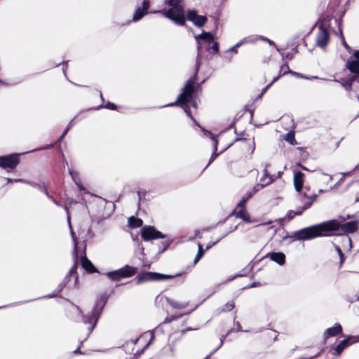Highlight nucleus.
<instances>
[{
    "label": "nucleus",
    "instance_id": "nucleus-1",
    "mask_svg": "<svg viewBox=\"0 0 359 359\" xmlns=\"http://www.w3.org/2000/svg\"><path fill=\"white\" fill-rule=\"evenodd\" d=\"M359 229V222L353 220L348 222L340 223L336 219L326 221L318 224L303 228L295 231L292 235L283 237V241L290 240V243L294 241H308L317 237H327L333 235L334 231H339V235L353 233Z\"/></svg>",
    "mask_w": 359,
    "mask_h": 359
},
{
    "label": "nucleus",
    "instance_id": "nucleus-6",
    "mask_svg": "<svg viewBox=\"0 0 359 359\" xmlns=\"http://www.w3.org/2000/svg\"><path fill=\"white\" fill-rule=\"evenodd\" d=\"M235 143L240 151L241 158L252 156L255 149V137L236 138Z\"/></svg>",
    "mask_w": 359,
    "mask_h": 359
},
{
    "label": "nucleus",
    "instance_id": "nucleus-37",
    "mask_svg": "<svg viewBox=\"0 0 359 359\" xmlns=\"http://www.w3.org/2000/svg\"><path fill=\"white\" fill-rule=\"evenodd\" d=\"M95 234L90 226H87L86 232L83 235V238L86 240L91 239L94 237Z\"/></svg>",
    "mask_w": 359,
    "mask_h": 359
},
{
    "label": "nucleus",
    "instance_id": "nucleus-14",
    "mask_svg": "<svg viewBox=\"0 0 359 359\" xmlns=\"http://www.w3.org/2000/svg\"><path fill=\"white\" fill-rule=\"evenodd\" d=\"M343 328L340 323H336L334 326L326 329L323 333V344H325L330 337H334L339 334L342 335Z\"/></svg>",
    "mask_w": 359,
    "mask_h": 359
},
{
    "label": "nucleus",
    "instance_id": "nucleus-50",
    "mask_svg": "<svg viewBox=\"0 0 359 359\" xmlns=\"http://www.w3.org/2000/svg\"><path fill=\"white\" fill-rule=\"evenodd\" d=\"M340 218L344 222L346 219L351 218V216L348 215L346 217H340Z\"/></svg>",
    "mask_w": 359,
    "mask_h": 359
},
{
    "label": "nucleus",
    "instance_id": "nucleus-41",
    "mask_svg": "<svg viewBox=\"0 0 359 359\" xmlns=\"http://www.w3.org/2000/svg\"><path fill=\"white\" fill-rule=\"evenodd\" d=\"M178 104H180V95H178L177 96L176 100L174 102L165 104L163 107L174 106V105H178Z\"/></svg>",
    "mask_w": 359,
    "mask_h": 359
},
{
    "label": "nucleus",
    "instance_id": "nucleus-52",
    "mask_svg": "<svg viewBox=\"0 0 359 359\" xmlns=\"http://www.w3.org/2000/svg\"><path fill=\"white\" fill-rule=\"evenodd\" d=\"M89 328H90V326L88 327V332L89 331ZM91 332H88V334H87V337H85V339H88V337L89 336V334H90Z\"/></svg>",
    "mask_w": 359,
    "mask_h": 359
},
{
    "label": "nucleus",
    "instance_id": "nucleus-2",
    "mask_svg": "<svg viewBox=\"0 0 359 359\" xmlns=\"http://www.w3.org/2000/svg\"><path fill=\"white\" fill-rule=\"evenodd\" d=\"M197 78V71L187 81L184 87L181 92V108L184 111L187 115L195 121L190 109V105L195 109L197 108L196 101L194 94L201 88L200 84L196 85Z\"/></svg>",
    "mask_w": 359,
    "mask_h": 359
},
{
    "label": "nucleus",
    "instance_id": "nucleus-13",
    "mask_svg": "<svg viewBox=\"0 0 359 359\" xmlns=\"http://www.w3.org/2000/svg\"><path fill=\"white\" fill-rule=\"evenodd\" d=\"M330 41V33L323 24L318 26V31L316 36V44L321 47H325Z\"/></svg>",
    "mask_w": 359,
    "mask_h": 359
},
{
    "label": "nucleus",
    "instance_id": "nucleus-18",
    "mask_svg": "<svg viewBox=\"0 0 359 359\" xmlns=\"http://www.w3.org/2000/svg\"><path fill=\"white\" fill-rule=\"evenodd\" d=\"M339 82L346 90L351 91L352 86H355L356 88H359V80L357 76L352 75L347 79H341L340 80H335Z\"/></svg>",
    "mask_w": 359,
    "mask_h": 359
},
{
    "label": "nucleus",
    "instance_id": "nucleus-3",
    "mask_svg": "<svg viewBox=\"0 0 359 359\" xmlns=\"http://www.w3.org/2000/svg\"><path fill=\"white\" fill-rule=\"evenodd\" d=\"M156 302H162L163 306L168 312V316L165 318L163 323H168L174 320H177L180 316V306L178 302L167 296L158 297Z\"/></svg>",
    "mask_w": 359,
    "mask_h": 359
},
{
    "label": "nucleus",
    "instance_id": "nucleus-45",
    "mask_svg": "<svg viewBox=\"0 0 359 359\" xmlns=\"http://www.w3.org/2000/svg\"><path fill=\"white\" fill-rule=\"evenodd\" d=\"M241 46V43H236L235 46H232L231 48H229V51H232V52H234V53H237V48Z\"/></svg>",
    "mask_w": 359,
    "mask_h": 359
},
{
    "label": "nucleus",
    "instance_id": "nucleus-55",
    "mask_svg": "<svg viewBox=\"0 0 359 359\" xmlns=\"http://www.w3.org/2000/svg\"><path fill=\"white\" fill-rule=\"evenodd\" d=\"M66 69H67V67H65V69H63V72H64V74H65Z\"/></svg>",
    "mask_w": 359,
    "mask_h": 359
},
{
    "label": "nucleus",
    "instance_id": "nucleus-53",
    "mask_svg": "<svg viewBox=\"0 0 359 359\" xmlns=\"http://www.w3.org/2000/svg\"><path fill=\"white\" fill-rule=\"evenodd\" d=\"M89 328H90V326L88 327V332L89 331ZM91 332H88V334H87V337H85V339H88V337L89 336V334H90Z\"/></svg>",
    "mask_w": 359,
    "mask_h": 359
},
{
    "label": "nucleus",
    "instance_id": "nucleus-44",
    "mask_svg": "<svg viewBox=\"0 0 359 359\" xmlns=\"http://www.w3.org/2000/svg\"><path fill=\"white\" fill-rule=\"evenodd\" d=\"M186 18L183 13L182 8L181 7V26L185 25Z\"/></svg>",
    "mask_w": 359,
    "mask_h": 359
},
{
    "label": "nucleus",
    "instance_id": "nucleus-12",
    "mask_svg": "<svg viewBox=\"0 0 359 359\" xmlns=\"http://www.w3.org/2000/svg\"><path fill=\"white\" fill-rule=\"evenodd\" d=\"M19 161L18 154L0 156V167L4 169L13 170L16 168Z\"/></svg>",
    "mask_w": 359,
    "mask_h": 359
},
{
    "label": "nucleus",
    "instance_id": "nucleus-54",
    "mask_svg": "<svg viewBox=\"0 0 359 359\" xmlns=\"http://www.w3.org/2000/svg\"><path fill=\"white\" fill-rule=\"evenodd\" d=\"M79 235H80V236H81V235H82V233H83V231H81H81L79 232Z\"/></svg>",
    "mask_w": 359,
    "mask_h": 359
},
{
    "label": "nucleus",
    "instance_id": "nucleus-59",
    "mask_svg": "<svg viewBox=\"0 0 359 359\" xmlns=\"http://www.w3.org/2000/svg\"><path fill=\"white\" fill-rule=\"evenodd\" d=\"M287 58H289L290 60H292V57H289V54L287 55Z\"/></svg>",
    "mask_w": 359,
    "mask_h": 359
},
{
    "label": "nucleus",
    "instance_id": "nucleus-20",
    "mask_svg": "<svg viewBox=\"0 0 359 359\" xmlns=\"http://www.w3.org/2000/svg\"><path fill=\"white\" fill-rule=\"evenodd\" d=\"M292 71L290 69L289 65L287 62H285L283 64L279 70V74L277 76L274 77L273 81L269 83L262 90V93H264L268 88H269L272 84L276 82L277 80H278L281 76L287 74V73H291Z\"/></svg>",
    "mask_w": 359,
    "mask_h": 359
},
{
    "label": "nucleus",
    "instance_id": "nucleus-36",
    "mask_svg": "<svg viewBox=\"0 0 359 359\" xmlns=\"http://www.w3.org/2000/svg\"><path fill=\"white\" fill-rule=\"evenodd\" d=\"M69 174L71 175L72 179L74 180V181L75 182V183L76 184L77 187H79V189L80 190H83L84 189L83 187H82V185L81 184L80 182H79L77 180H76V178H77V176H78V173L74 172V170H71V169H69Z\"/></svg>",
    "mask_w": 359,
    "mask_h": 359
},
{
    "label": "nucleus",
    "instance_id": "nucleus-39",
    "mask_svg": "<svg viewBox=\"0 0 359 359\" xmlns=\"http://www.w3.org/2000/svg\"><path fill=\"white\" fill-rule=\"evenodd\" d=\"M170 243L171 241L168 240L161 242L159 247V248L161 249V252H163V251H165L170 245Z\"/></svg>",
    "mask_w": 359,
    "mask_h": 359
},
{
    "label": "nucleus",
    "instance_id": "nucleus-4",
    "mask_svg": "<svg viewBox=\"0 0 359 359\" xmlns=\"http://www.w3.org/2000/svg\"><path fill=\"white\" fill-rule=\"evenodd\" d=\"M106 302V297L104 295L101 296L100 298L96 301L90 316H83V323L90 325L89 332H92L96 326Z\"/></svg>",
    "mask_w": 359,
    "mask_h": 359
},
{
    "label": "nucleus",
    "instance_id": "nucleus-16",
    "mask_svg": "<svg viewBox=\"0 0 359 359\" xmlns=\"http://www.w3.org/2000/svg\"><path fill=\"white\" fill-rule=\"evenodd\" d=\"M299 194H301L304 198H306L309 200V201L304 203V210L310 208L318 197L317 194L315 191H311V188L307 186L305 187H303V189Z\"/></svg>",
    "mask_w": 359,
    "mask_h": 359
},
{
    "label": "nucleus",
    "instance_id": "nucleus-40",
    "mask_svg": "<svg viewBox=\"0 0 359 359\" xmlns=\"http://www.w3.org/2000/svg\"><path fill=\"white\" fill-rule=\"evenodd\" d=\"M72 126H73V120H72L69 123L67 128L64 130V132L62 133V135L60 136V140H61L62 138H64V137L67 135V133H68L69 130L72 128Z\"/></svg>",
    "mask_w": 359,
    "mask_h": 359
},
{
    "label": "nucleus",
    "instance_id": "nucleus-23",
    "mask_svg": "<svg viewBox=\"0 0 359 359\" xmlns=\"http://www.w3.org/2000/svg\"><path fill=\"white\" fill-rule=\"evenodd\" d=\"M81 266L88 273H94L97 271L96 268L86 255L81 257Z\"/></svg>",
    "mask_w": 359,
    "mask_h": 359
},
{
    "label": "nucleus",
    "instance_id": "nucleus-30",
    "mask_svg": "<svg viewBox=\"0 0 359 359\" xmlns=\"http://www.w3.org/2000/svg\"><path fill=\"white\" fill-rule=\"evenodd\" d=\"M258 191H256V189L254 187L251 191H249L245 194L239 202L246 204L247 202Z\"/></svg>",
    "mask_w": 359,
    "mask_h": 359
},
{
    "label": "nucleus",
    "instance_id": "nucleus-57",
    "mask_svg": "<svg viewBox=\"0 0 359 359\" xmlns=\"http://www.w3.org/2000/svg\"><path fill=\"white\" fill-rule=\"evenodd\" d=\"M210 355H209L206 356V358H205V359H209V358H210Z\"/></svg>",
    "mask_w": 359,
    "mask_h": 359
},
{
    "label": "nucleus",
    "instance_id": "nucleus-32",
    "mask_svg": "<svg viewBox=\"0 0 359 359\" xmlns=\"http://www.w3.org/2000/svg\"><path fill=\"white\" fill-rule=\"evenodd\" d=\"M198 250L197 255H196V257L193 261V263H192L193 266H194L203 257V256L205 253V250H203L201 244L198 243Z\"/></svg>",
    "mask_w": 359,
    "mask_h": 359
},
{
    "label": "nucleus",
    "instance_id": "nucleus-29",
    "mask_svg": "<svg viewBox=\"0 0 359 359\" xmlns=\"http://www.w3.org/2000/svg\"><path fill=\"white\" fill-rule=\"evenodd\" d=\"M211 138L214 140L215 141V145H214V152L212 153L210 161L208 162V165H210L219 155L218 153H217V146H218V140L215 138V136L210 133Z\"/></svg>",
    "mask_w": 359,
    "mask_h": 359
},
{
    "label": "nucleus",
    "instance_id": "nucleus-49",
    "mask_svg": "<svg viewBox=\"0 0 359 359\" xmlns=\"http://www.w3.org/2000/svg\"><path fill=\"white\" fill-rule=\"evenodd\" d=\"M342 39H343V44H344V47H345L346 48H349V46H348V45L347 44V43L346 42V41H345V39H344V36H342Z\"/></svg>",
    "mask_w": 359,
    "mask_h": 359
},
{
    "label": "nucleus",
    "instance_id": "nucleus-46",
    "mask_svg": "<svg viewBox=\"0 0 359 359\" xmlns=\"http://www.w3.org/2000/svg\"><path fill=\"white\" fill-rule=\"evenodd\" d=\"M219 240H220V238L217 239L215 242H210V243H208L207 246H206L205 250H209L210 248H212L213 245H215Z\"/></svg>",
    "mask_w": 359,
    "mask_h": 359
},
{
    "label": "nucleus",
    "instance_id": "nucleus-56",
    "mask_svg": "<svg viewBox=\"0 0 359 359\" xmlns=\"http://www.w3.org/2000/svg\"><path fill=\"white\" fill-rule=\"evenodd\" d=\"M75 353H79V348H77L75 351H74Z\"/></svg>",
    "mask_w": 359,
    "mask_h": 359
},
{
    "label": "nucleus",
    "instance_id": "nucleus-48",
    "mask_svg": "<svg viewBox=\"0 0 359 359\" xmlns=\"http://www.w3.org/2000/svg\"><path fill=\"white\" fill-rule=\"evenodd\" d=\"M350 174H351V172H344V173H342L343 176H342V177L339 180L338 183H341V182H342L344 181V180L345 177H346V176H349V175H350Z\"/></svg>",
    "mask_w": 359,
    "mask_h": 359
},
{
    "label": "nucleus",
    "instance_id": "nucleus-5",
    "mask_svg": "<svg viewBox=\"0 0 359 359\" xmlns=\"http://www.w3.org/2000/svg\"><path fill=\"white\" fill-rule=\"evenodd\" d=\"M165 8L161 11H154L151 13H162L165 17L180 25V0H167Z\"/></svg>",
    "mask_w": 359,
    "mask_h": 359
},
{
    "label": "nucleus",
    "instance_id": "nucleus-15",
    "mask_svg": "<svg viewBox=\"0 0 359 359\" xmlns=\"http://www.w3.org/2000/svg\"><path fill=\"white\" fill-rule=\"evenodd\" d=\"M245 205L239 202L233 210V215L237 218H241L243 221L249 222H250V216L246 210Z\"/></svg>",
    "mask_w": 359,
    "mask_h": 359
},
{
    "label": "nucleus",
    "instance_id": "nucleus-47",
    "mask_svg": "<svg viewBox=\"0 0 359 359\" xmlns=\"http://www.w3.org/2000/svg\"><path fill=\"white\" fill-rule=\"evenodd\" d=\"M195 309H196L195 306H191V308L189 310L185 311L184 312H181L180 316H182L183 315L188 314L190 312L193 311Z\"/></svg>",
    "mask_w": 359,
    "mask_h": 359
},
{
    "label": "nucleus",
    "instance_id": "nucleus-58",
    "mask_svg": "<svg viewBox=\"0 0 359 359\" xmlns=\"http://www.w3.org/2000/svg\"><path fill=\"white\" fill-rule=\"evenodd\" d=\"M184 309V306L181 304V309Z\"/></svg>",
    "mask_w": 359,
    "mask_h": 359
},
{
    "label": "nucleus",
    "instance_id": "nucleus-63",
    "mask_svg": "<svg viewBox=\"0 0 359 359\" xmlns=\"http://www.w3.org/2000/svg\"><path fill=\"white\" fill-rule=\"evenodd\" d=\"M223 344V340H221L220 346Z\"/></svg>",
    "mask_w": 359,
    "mask_h": 359
},
{
    "label": "nucleus",
    "instance_id": "nucleus-31",
    "mask_svg": "<svg viewBox=\"0 0 359 359\" xmlns=\"http://www.w3.org/2000/svg\"><path fill=\"white\" fill-rule=\"evenodd\" d=\"M206 48L211 54H217L219 52V43L214 41L211 45H208Z\"/></svg>",
    "mask_w": 359,
    "mask_h": 359
},
{
    "label": "nucleus",
    "instance_id": "nucleus-35",
    "mask_svg": "<svg viewBox=\"0 0 359 359\" xmlns=\"http://www.w3.org/2000/svg\"><path fill=\"white\" fill-rule=\"evenodd\" d=\"M335 250L337 252L339 256V266L341 267L344 262H345V259H346V256L344 254V252H342L341 249L340 248L339 246L338 245H335Z\"/></svg>",
    "mask_w": 359,
    "mask_h": 359
},
{
    "label": "nucleus",
    "instance_id": "nucleus-34",
    "mask_svg": "<svg viewBox=\"0 0 359 359\" xmlns=\"http://www.w3.org/2000/svg\"><path fill=\"white\" fill-rule=\"evenodd\" d=\"M284 139L288 142L289 143H290L292 145H295L297 144V142H296V140H295V135H294V133L293 131H290L288 132Z\"/></svg>",
    "mask_w": 359,
    "mask_h": 359
},
{
    "label": "nucleus",
    "instance_id": "nucleus-8",
    "mask_svg": "<svg viewBox=\"0 0 359 359\" xmlns=\"http://www.w3.org/2000/svg\"><path fill=\"white\" fill-rule=\"evenodd\" d=\"M270 163H266L263 170V176L260 178L259 182L256 184L254 187L256 191H259L265 187L270 185L278 178H280L283 174L282 172H278L277 175H271L268 168L270 167Z\"/></svg>",
    "mask_w": 359,
    "mask_h": 359
},
{
    "label": "nucleus",
    "instance_id": "nucleus-9",
    "mask_svg": "<svg viewBox=\"0 0 359 359\" xmlns=\"http://www.w3.org/2000/svg\"><path fill=\"white\" fill-rule=\"evenodd\" d=\"M178 276H180V273H176L175 275H166L151 271L145 272L137 277V284H141L148 281L169 280Z\"/></svg>",
    "mask_w": 359,
    "mask_h": 359
},
{
    "label": "nucleus",
    "instance_id": "nucleus-22",
    "mask_svg": "<svg viewBox=\"0 0 359 359\" xmlns=\"http://www.w3.org/2000/svg\"><path fill=\"white\" fill-rule=\"evenodd\" d=\"M267 257L280 265H283L285 262V255L283 252H269Z\"/></svg>",
    "mask_w": 359,
    "mask_h": 359
},
{
    "label": "nucleus",
    "instance_id": "nucleus-64",
    "mask_svg": "<svg viewBox=\"0 0 359 359\" xmlns=\"http://www.w3.org/2000/svg\"><path fill=\"white\" fill-rule=\"evenodd\" d=\"M184 273V271H181V273H180V276H182V273Z\"/></svg>",
    "mask_w": 359,
    "mask_h": 359
},
{
    "label": "nucleus",
    "instance_id": "nucleus-28",
    "mask_svg": "<svg viewBox=\"0 0 359 359\" xmlns=\"http://www.w3.org/2000/svg\"><path fill=\"white\" fill-rule=\"evenodd\" d=\"M142 220L140 218L135 217L134 216H131L128 218V224L130 227L137 228L140 227L142 225Z\"/></svg>",
    "mask_w": 359,
    "mask_h": 359
},
{
    "label": "nucleus",
    "instance_id": "nucleus-25",
    "mask_svg": "<svg viewBox=\"0 0 359 359\" xmlns=\"http://www.w3.org/2000/svg\"><path fill=\"white\" fill-rule=\"evenodd\" d=\"M235 301L231 299L218 309V313L230 312L235 309Z\"/></svg>",
    "mask_w": 359,
    "mask_h": 359
},
{
    "label": "nucleus",
    "instance_id": "nucleus-19",
    "mask_svg": "<svg viewBox=\"0 0 359 359\" xmlns=\"http://www.w3.org/2000/svg\"><path fill=\"white\" fill-rule=\"evenodd\" d=\"M304 178L305 175L302 171L299 170L294 173V186L295 190L299 193H300L303 189Z\"/></svg>",
    "mask_w": 359,
    "mask_h": 359
},
{
    "label": "nucleus",
    "instance_id": "nucleus-24",
    "mask_svg": "<svg viewBox=\"0 0 359 359\" xmlns=\"http://www.w3.org/2000/svg\"><path fill=\"white\" fill-rule=\"evenodd\" d=\"M196 39L198 41L200 39L203 40L206 43V46L208 45H211V43L214 41L213 35L210 32H203L200 35L196 36Z\"/></svg>",
    "mask_w": 359,
    "mask_h": 359
},
{
    "label": "nucleus",
    "instance_id": "nucleus-38",
    "mask_svg": "<svg viewBox=\"0 0 359 359\" xmlns=\"http://www.w3.org/2000/svg\"><path fill=\"white\" fill-rule=\"evenodd\" d=\"M198 16L197 12L194 10L189 11L187 13V19L191 21L193 23L195 22L196 17Z\"/></svg>",
    "mask_w": 359,
    "mask_h": 359
},
{
    "label": "nucleus",
    "instance_id": "nucleus-60",
    "mask_svg": "<svg viewBox=\"0 0 359 359\" xmlns=\"http://www.w3.org/2000/svg\"><path fill=\"white\" fill-rule=\"evenodd\" d=\"M76 309L78 310V311H79V313H81V311H80V310H79V308L76 307Z\"/></svg>",
    "mask_w": 359,
    "mask_h": 359
},
{
    "label": "nucleus",
    "instance_id": "nucleus-43",
    "mask_svg": "<svg viewBox=\"0 0 359 359\" xmlns=\"http://www.w3.org/2000/svg\"><path fill=\"white\" fill-rule=\"evenodd\" d=\"M44 192L46 194V196H48V198L50 200H51L56 205L60 206V204L57 201H56L51 196H50L46 190H45Z\"/></svg>",
    "mask_w": 359,
    "mask_h": 359
},
{
    "label": "nucleus",
    "instance_id": "nucleus-61",
    "mask_svg": "<svg viewBox=\"0 0 359 359\" xmlns=\"http://www.w3.org/2000/svg\"><path fill=\"white\" fill-rule=\"evenodd\" d=\"M100 97H101L102 100H103V97H102V93H100Z\"/></svg>",
    "mask_w": 359,
    "mask_h": 359
},
{
    "label": "nucleus",
    "instance_id": "nucleus-26",
    "mask_svg": "<svg viewBox=\"0 0 359 359\" xmlns=\"http://www.w3.org/2000/svg\"><path fill=\"white\" fill-rule=\"evenodd\" d=\"M163 330H162V325H159L158 326H157L154 330L153 331H150L149 332H146L144 333V334L143 335V337H144L146 334H149V336H150V339L149 341H148V343L146 344L145 347H147L151 342L154 339V337H155V333H157V332H162Z\"/></svg>",
    "mask_w": 359,
    "mask_h": 359
},
{
    "label": "nucleus",
    "instance_id": "nucleus-10",
    "mask_svg": "<svg viewBox=\"0 0 359 359\" xmlns=\"http://www.w3.org/2000/svg\"><path fill=\"white\" fill-rule=\"evenodd\" d=\"M141 236L145 241L165 237L161 232L151 226H144L141 229Z\"/></svg>",
    "mask_w": 359,
    "mask_h": 359
},
{
    "label": "nucleus",
    "instance_id": "nucleus-27",
    "mask_svg": "<svg viewBox=\"0 0 359 359\" xmlns=\"http://www.w3.org/2000/svg\"><path fill=\"white\" fill-rule=\"evenodd\" d=\"M73 257L74 259V263L72 268L70 269L68 276H74L75 280H76L78 279V276L76 274V269L78 266V254L76 253V257L75 256L74 254H73Z\"/></svg>",
    "mask_w": 359,
    "mask_h": 359
},
{
    "label": "nucleus",
    "instance_id": "nucleus-17",
    "mask_svg": "<svg viewBox=\"0 0 359 359\" xmlns=\"http://www.w3.org/2000/svg\"><path fill=\"white\" fill-rule=\"evenodd\" d=\"M149 0H143L142 7L136 8L135 13L133 17V21L137 22L142 19L146 14L148 13V9L149 8Z\"/></svg>",
    "mask_w": 359,
    "mask_h": 359
},
{
    "label": "nucleus",
    "instance_id": "nucleus-33",
    "mask_svg": "<svg viewBox=\"0 0 359 359\" xmlns=\"http://www.w3.org/2000/svg\"><path fill=\"white\" fill-rule=\"evenodd\" d=\"M207 20L206 16L198 15L194 24L198 27H201L206 23Z\"/></svg>",
    "mask_w": 359,
    "mask_h": 359
},
{
    "label": "nucleus",
    "instance_id": "nucleus-51",
    "mask_svg": "<svg viewBox=\"0 0 359 359\" xmlns=\"http://www.w3.org/2000/svg\"><path fill=\"white\" fill-rule=\"evenodd\" d=\"M12 181H15V182H22V180H20V179H18V180H11V179H9V178L8 179V182H12Z\"/></svg>",
    "mask_w": 359,
    "mask_h": 359
},
{
    "label": "nucleus",
    "instance_id": "nucleus-62",
    "mask_svg": "<svg viewBox=\"0 0 359 359\" xmlns=\"http://www.w3.org/2000/svg\"><path fill=\"white\" fill-rule=\"evenodd\" d=\"M0 84H4V82L0 80Z\"/></svg>",
    "mask_w": 359,
    "mask_h": 359
},
{
    "label": "nucleus",
    "instance_id": "nucleus-7",
    "mask_svg": "<svg viewBox=\"0 0 359 359\" xmlns=\"http://www.w3.org/2000/svg\"><path fill=\"white\" fill-rule=\"evenodd\" d=\"M137 268L125 265L118 269L109 271L106 273L107 277L112 281H118L123 278H130L137 273Z\"/></svg>",
    "mask_w": 359,
    "mask_h": 359
},
{
    "label": "nucleus",
    "instance_id": "nucleus-21",
    "mask_svg": "<svg viewBox=\"0 0 359 359\" xmlns=\"http://www.w3.org/2000/svg\"><path fill=\"white\" fill-rule=\"evenodd\" d=\"M64 208H65V211H66V212L67 214L68 224H69V229H70V233H71L72 239V241H73V243H74L73 254H74L75 256L76 257V252H77V248H78L77 238H76V236L75 235V233L74 232V231H73V229L72 228V225H71V222H70V217H69V208L67 206H65Z\"/></svg>",
    "mask_w": 359,
    "mask_h": 359
},
{
    "label": "nucleus",
    "instance_id": "nucleus-11",
    "mask_svg": "<svg viewBox=\"0 0 359 359\" xmlns=\"http://www.w3.org/2000/svg\"><path fill=\"white\" fill-rule=\"evenodd\" d=\"M358 341H359V336H348L334 348V351L332 353L334 355L339 356L346 348Z\"/></svg>",
    "mask_w": 359,
    "mask_h": 359
},
{
    "label": "nucleus",
    "instance_id": "nucleus-42",
    "mask_svg": "<svg viewBox=\"0 0 359 359\" xmlns=\"http://www.w3.org/2000/svg\"><path fill=\"white\" fill-rule=\"evenodd\" d=\"M104 107L107 109H111V110H114L116 109V106L114 103H111V102H107V104L104 106Z\"/></svg>",
    "mask_w": 359,
    "mask_h": 359
}]
</instances>
